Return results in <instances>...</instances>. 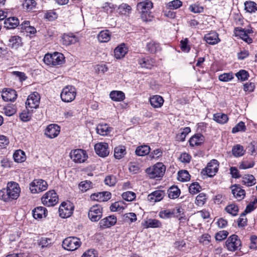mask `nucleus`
I'll return each mask as SVG.
<instances>
[{
  "mask_svg": "<svg viewBox=\"0 0 257 257\" xmlns=\"http://www.w3.org/2000/svg\"><path fill=\"white\" fill-rule=\"evenodd\" d=\"M20 191V188L18 183L14 182H9L6 189L0 191V199L6 202H10L19 197Z\"/></svg>",
  "mask_w": 257,
  "mask_h": 257,
  "instance_id": "1",
  "label": "nucleus"
},
{
  "mask_svg": "<svg viewBox=\"0 0 257 257\" xmlns=\"http://www.w3.org/2000/svg\"><path fill=\"white\" fill-rule=\"evenodd\" d=\"M64 60L65 57L62 53L55 52L53 54H46L43 61L48 65L57 66L62 64Z\"/></svg>",
  "mask_w": 257,
  "mask_h": 257,
  "instance_id": "2",
  "label": "nucleus"
},
{
  "mask_svg": "<svg viewBox=\"0 0 257 257\" xmlns=\"http://www.w3.org/2000/svg\"><path fill=\"white\" fill-rule=\"evenodd\" d=\"M166 171V167L162 163H158L152 168L147 169L146 172L151 178L161 177Z\"/></svg>",
  "mask_w": 257,
  "mask_h": 257,
  "instance_id": "3",
  "label": "nucleus"
},
{
  "mask_svg": "<svg viewBox=\"0 0 257 257\" xmlns=\"http://www.w3.org/2000/svg\"><path fill=\"white\" fill-rule=\"evenodd\" d=\"M76 90L73 86L68 85L65 87L61 93V100L65 102H70L75 98Z\"/></svg>",
  "mask_w": 257,
  "mask_h": 257,
  "instance_id": "4",
  "label": "nucleus"
},
{
  "mask_svg": "<svg viewBox=\"0 0 257 257\" xmlns=\"http://www.w3.org/2000/svg\"><path fill=\"white\" fill-rule=\"evenodd\" d=\"M42 202L44 205L53 206L56 205L58 200V197L54 190L46 192L41 198Z\"/></svg>",
  "mask_w": 257,
  "mask_h": 257,
  "instance_id": "5",
  "label": "nucleus"
},
{
  "mask_svg": "<svg viewBox=\"0 0 257 257\" xmlns=\"http://www.w3.org/2000/svg\"><path fill=\"white\" fill-rule=\"evenodd\" d=\"M80 239L76 237L66 238L62 242L63 247L67 250L73 251L77 249L81 245Z\"/></svg>",
  "mask_w": 257,
  "mask_h": 257,
  "instance_id": "6",
  "label": "nucleus"
},
{
  "mask_svg": "<svg viewBox=\"0 0 257 257\" xmlns=\"http://www.w3.org/2000/svg\"><path fill=\"white\" fill-rule=\"evenodd\" d=\"M70 157L76 163H82L87 160L88 156L85 151L82 149H76L70 152Z\"/></svg>",
  "mask_w": 257,
  "mask_h": 257,
  "instance_id": "7",
  "label": "nucleus"
},
{
  "mask_svg": "<svg viewBox=\"0 0 257 257\" xmlns=\"http://www.w3.org/2000/svg\"><path fill=\"white\" fill-rule=\"evenodd\" d=\"M48 184L46 181L42 179L34 180L30 184V189L32 193H38L47 189Z\"/></svg>",
  "mask_w": 257,
  "mask_h": 257,
  "instance_id": "8",
  "label": "nucleus"
},
{
  "mask_svg": "<svg viewBox=\"0 0 257 257\" xmlns=\"http://www.w3.org/2000/svg\"><path fill=\"white\" fill-rule=\"evenodd\" d=\"M225 245L228 250L234 251L240 249L241 243L238 236L233 234L227 238L225 242Z\"/></svg>",
  "mask_w": 257,
  "mask_h": 257,
  "instance_id": "9",
  "label": "nucleus"
},
{
  "mask_svg": "<svg viewBox=\"0 0 257 257\" xmlns=\"http://www.w3.org/2000/svg\"><path fill=\"white\" fill-rule=\"evenodd\" d=\"M89 219L93 222L100 220L102 216V208L99 205H95L91 207L88 213Z\"/></svg>",
  "mask_w": 257,
  "mask_h": 257,
  "instance_id": "10",
  "label": "nucleus"
},
{
  "mask_svg": "<svg viewBox=\"0 0 257 257\" xmlns=\"http://www.w3.org/2000/svg\"><path fill=\"white\" fill-rule=\"evenodd\" d=\"M218 166L219 163L216 160H212L208 163L207 167L202 171L201 174L210 177H213L217 172Z\"/></svg>",
  "mask_w": 257,
  "mask_h": 257,
  "instance_id": "11",
  "label": "nucleus"
},
{
  "mask_svg": "<svg viewBox=\"0 0 257 257\" xmlns=\"http://www.w3.org/2000/svg\"><path fill=\"white\" fill-rule=\"evenodd\" d=\"M40 99V95L36 92L30 94L26 102V107L28 110H30L29 108H37L39 105Z\"/></svg>",
  "mask_w": 257,
  "mask_h": 257,
  "instance_id": "12",
  "label": "nucleus"
},
{
  "mask_svg": "<svg viewBox=\"0 0 257 257\" xmlns=\"http://www.w3.org/2000/svg\"><path fill=\"white\" fill-rule=\"evenodd\" d=\"M73 208L70 202H63L59 207V214L61 218L69 217L73 213Z\"/></svg>",
  "mask_w": 257,
  "mask_h": 257,
  "instance_id": "13",
  "label": "nucleus"
},
{
  "mask_svg": "<svg viewBox=\"0 0 257 257\" xmlns=\"http://www.w3.org/2000/svg\"><path fill=\"white\" fill-rule=\"evenodd\" d=\"M94 150L96 153L101 157H106L109 153L108 144L105 143H99L95 144Z\"/></svg>",
  "mask_w": 257,
  "mask_h": 257,
  "instance_id": "14",
  "label": "nucleus"
},
{
  "mask_svg": "<svg viewBox=\"0 0 257 257\" xmlns=\"http://www.w3.org/2000/svg\"><path fill=\"white\" fill-rule=\"evenodd\" d=\"M116 217L114 215L107 216L99 221V227L101 229L110 227L116 223Z\"/></svg>",
  "mask_w": 257,
  "mask_h": 257,
  "instance_id": "15",
  "label": "nucleus"
},
{
  "mask_svg": "<svg viewBox=\"0 0 257 257\" xmlns=\"http://www.w3.org/2000/svg\"><path fill=\"white\" fill-rule=\"evenodd\" d=\"M111 193L107 191L98 192L91 194L90 198L93 200L104 202L109 200L111 198Z\"/></svg>",
  "mask_w": 257,
  "mask_h": 257,
  "instance_id": "16",
  "label": "nucleus"
},
{
  "mask_svg": "<svg viewBox=\"0 0 257 257\" xmlns=\"http://www.w3.org/2000/svg\"><path fill=\"white\" fill-rule=\"evenodd\" d=\"M60 133V127L56 124L49 125L45 131V135L49 138L52 139L56 137Z\"/></svg>",
  "mask_w": 257,
  "mask_h": 257,
  "instance_id": "17",
  "label": "nucleus"
},
{
  "mask_svg": "<svg viewBox=\"0 0 257 257\" xmlns=\"http://www.w3.org/2000/svg\"><path fill=\"white\" fill-rule=\"evenodd\" d=\"M2 96L5 101H14L17 97V94L14 89L6 88L5 90H3Z\"/></svg>",
  "mask_w": 257,
  "mask_h": 257,
  "instance_id": "18",
  "label": "nucleus"
},
{
  "mask_svg": "<svg viewBox=\"0 0 257 257\" xmlns=\"http://www.w3.org/2000/svg\"><path fill=\"white\" fill-rule=\"evenodd\" d=\"M183 209L181 208H176L172 210L167 209L162 211L160 212L159 215L162 218H171L174 217V215L178 213H181Z\"/></svg>",
  "mask_w": 257,
  "mask_h": 257,
  "instance_id": "19",
  "label": "nucleus"
},
{
  "mask_svg": "<svg viewBox=\"0 0 257 257\" xmlns=\"http://www.w3.org/2000/svg\"><path fill=\"white\" fill-rule=\"evenodd\" d=\"M231 188L232 193L236 199L239 201L244 198L245 195V191L239 185H234L231 187Z\"/></svg>",
  "mask_w": 257,
  "mask_h": 257,
  "instance_id": "20",
  "label": "nucleus"
},
{
  "mask_svg": "<svg viewBox=\"0 0 257 257\" xmlns=\"http://www.w3.org/2000/svg\"><path fill=\"white\" fill-rule=\"evenodd\" d=\"M127 52V49L124 43L121 44L114 50L115 58L117 59L123 58Z\"/></svg>",
  "mask_w": 257,
  "mask_h": 257,
  "instance_id": "21",
  "label": "nucleus"
},
{
  "mask_svg": "<svg viewBox=\"0 0 257 257\" xmlns=\"http://www.w3.org/2000/svg\"><path fill=\"white\" fill-rule=\"evenodd\" d=\"M204 38L206 42L211 45L216 44L220 41L217 33L215 32H211L205 35Z\"/></svg>",
  "mask_w": 257,
  "mask_h": 257,
  "instance_id": "22",
  "label": "nucleus"
},
{
  "mask_svg": "<svg viewBox=\"0 0 257 257\" xmlns=\"http://www.w3.org/2000/svg\"><path fill=\"white\" fill-rule=\"evenodd\" d=\"M47 213V209L42 206L37 207L33 210V217L36 219H41L43 217H45Z\"/></svg>",
  "mask_w": 257,
  "mask_h": 257,
  "instance_id": "23",
  "label": "nucleus"
},
{
  "mask_svg": "<svg viewBox=\"0 0 257 257\" xmlns=\"http://www.w3.org/2000/svg\"><path fill=\"white\" fill-rule=\"evenodd\" d=\"M78 41V38L73 34H64L62 37V43L66 46L75 44Z\"/></svg>",
  "mask_w": 257,
  "mask_h": 257,
  "instance_id": "24",
  "label": "nucleus"
},
{
  "mask_svg": "<svg viewBox=\"0 0 257 257\" xmlns=\"http://www.w3.org/2000/svg\"><path fill=\"white\" fill-rule=\"evenodd\" d=\"M19 24V21L16 17H10L5 20L4 22L5 27L8 29H14Z\"/></svg>",
  "mask_w": 257,
  "mask_h": 257,
  "instance_id": "25",
  "label": "nucleus"
},
{
  "mask_svg": "<svg viewBox=\"0 0 257 257\" xmlns=\"http://www.w3.org/2000/svg\"><path fill=\"white\" fill-rule=\"evenodd\" d=\"M137 8L140 12L149 11L153 8V3L149 0H146L138 3Z\"/></svg>",
  "mask_w": 257,
  "mask_h": 257,
  "instance_id": "26",
  "label": "nucleus"
},
{
  "mask_svg": "<svg viewBox=\"0 0 257 257\" xmlns=\"http://www.w3.org/2000/svg\"><path fill=\"white\" fill-rule=\"evenodd\" d=\"M146 49L149 52L151 53H155L157 52L160 51L161 48L158 43L153 40H151L149 42L147 43L146 45Z\"/></svg>",
  "mask_w": 257,
  "mask_h": 257,
  "instance_id": "27",
  "label": "nucleus"
},
{
  "mask_svg": "<svg viewBox=\"0 0 257 257\" xmlns=\"http://www.w3.org/2000/svg\"><path fill=\"white\" fill-rule=\"evenodd\" d=\"M204 137L200 134L195 135L192 137L190 140L189 143L192 147L197 146L200 145L204 142Z\"/></svg>",
  "mask_w": 257,
  "mask_h": 257,
  "instance_id": "28",
  "label": "nucleus"
},
{
  "mask_svg": "<svg viewBox=\"0 0 257 257\" xmlns=\"http://www.w3.org/2000/svg\"><path fill=\"white\" fill-rule=\"evenodd\" d=\"M9 42L10 46L15 49H18L22 45V39L18 36H12L9 39Z\"/></svg>",
  "mask_w": 257,
  "mask_h": 257,
  "instance_id": "29",
  "label": "nucleus"
},
{
  "mask_svg": "<svg viewBox=\"0 0 257 257\" xmlns=\"http://www.w3.org/2000/svg\"><path fill=\"white\" fill-rule=\"evenodd\" d=\"M151 105L154 108H159L161 107L164 103V99L160 95H154L150 99Z\"/></svg>",
  "mask_w": 257,
  "mask_h": 257,
  "instance_id": "30",
  "label": "nucleus"
},
{
  "mask_svg": "<svg viewBox=\"0 0 257 257\" xmlns=\"http://www.w3.org/2000/svg\"><path fill=\"white\" fill-rule=\"evenodd\" d=\"M111 37V34L108 30H103L99 32L97 36V39L100 43H106L108 42Z\"/></svg>",
  "mask_w": 257,
  "mask_h": 257,
  "instance_id": "31",
  "label": "nucleus"
},
{
  "mask_svg": "<svg viewBox=\"0 0 257 257\" xmlns=\"http://www.w3.org/2000/svg\"><path fill=\"white\" fill-rule=\"evenodd\" d=\"M109 96L115 101H121L125 98L124 93L120 91H112L110 93Z\"/></svg>",
  "mask_w": 257,
  "mask_h": 257,
  "instance_id": "32",
  "label": "nucleus"
},
{
  "mask_svg": "<svg viewBox=\"0 0 257 257\" xmlns=\"http://www.w3.org/2000/svg\"><path fill=\"white\" fill-rule=\"evenodd\" d=\"M155 61L153 59L149 58H143L140 59L139 63L142 68L150 69L154 65Z\"/></svg>",
  "mask_w": 257,
  "mask_h": 257,
  "instance_id": "33",
  "label": "nucleus"
},
{
  "mask_svg": "<svg viewBox=\"0 0 257 257\" xmlns=\"http://www.w3.org/2000/svg\"><path fill=\"white\" fill-rule=\"evenodd\" d=\"M126 154L125 147L123 146L116 147L114 149V156L116 159H120Z\"/></svg>",
  "mask_w": 257,
  "mask_h": 257,
  "instance_id": "34",
  "label": "nucleus"
},
{
  "mask_svg": "<svg viewBox=\"0 0 257 257\" xmlns=\"http://www.w3.org/2000/svg\"><path fill=\"white\" fill-rule=\"evenodd\" d=\"M150 147L148 145L139 146L136 150V154L139 156H144L148 155L150 152Z\"/></svg>",
  "mask_w": 257,
  "mask_h": 257,
  "instance_id": "35",
  "label": "nucleus"
},
{
  "mask_svg": "<svg viewBox=\"0 0 257 257\" xmlns=\"http://www.w3.org/2000/svg\"><path fill=\"white\" fill-rule=\"evenodd\" d=\"M37 5L35 0H24L22 4V7L24 10L30 12L34 9Z\"/></svg>",
  "mask_w": 257,
  "mask_h": 257,
  "instance_id": "36",
  "label": "nucleus"
},
{
  "mask_svg": "<svg viewBox=\"0 0 257 257\" xmlns=\"http://www.w3.org/2000/svg\"><path fill=\"white\" fill-rule=\"evenodd\" d=\"M245 152L242 146L236 145L232 149V155L235 157H239L243 156Z\"/></svg>",
  "mask_w": 257,
  "mask_h": 257,
  "instance_id": "37",
  "label": "nucleus"
},
{
  "mask_svg": "<svg viewBox=\"0 0 257 257\" xmlns=\"http://www.w3.org/2000/svg\"><path fill=\"white\" fill-rule=\"evenodd\" d=\"M110 131V127L107 124H98L96 127L97 133L102 136L107 135Z\"/></svg>",
  "mask_w": 257,
  "mask_h": 257,
  "instance_id": "38",
  "label": "nucleus"
},
{
  "mask_svg": "<svg viewBox=\"0 0 257 257\" xmlns=\"http://www.w3.org/2000/svg\"><path fill=\"white\" fill-rule=\"evenodd\" d=\"M213 119L217 123L224 124L228 121V117L224 113H216L213 115Z\"/></svg>",
  "mask_w": 257,
  "mask_h": 257,
  "instance_id": "39",
  "label": "nucleus"
},
{
  "mask_svg": "<svg viewBox=\"0 0 257 257\" xmlns=\"http://www.w3.org/2000/svg\"><path fill=\"white\" fill-rule=\"evenodd\" d=\"M168 197L171 199L178 198L180 194V190L177 186H172L168 190Z\"/></svg>",
  "mask_w": 257,
  "mask_h": 257,
  "instance_id": "40",
  "label": "nucleus"
},
{
  "mask_svg": "<svg viewBox=\"0 0 257 257\" xmlns=\"http://www.w3.org/2000/svg\"><path fill=\"white\" fill-rule=\"evenodd\" d=\"M161 225V222L159 220L155 219H149L144 223V226L146 228L160 227Z\"/></svg>",
  "mask_w": 257,
  "mask_h": 257,
  "instance_id": "41",
  "label": "nucleus"
},
{
  "mask_svg": "<svg viewBox=\"0 0 257 257\" xmlns=\"http://www.w3.org/2000/svg\"><path fill=\"white\" fill-rule=\"evenodd\" d=\"M119 14L124 16H128L131 13V6L126 4H122L118 8Z\"/></svg>",
  "mask_w": 257,
  "mask_h": 257,
  "instance_id": "42",
  "label": "nucleus"
},
{
  "mask_svg": "<svg viewBox=\"0 0 257 257\" xmlns=\"http://www.w3.org/2000/svg\"><path fill=\"white\" fill-rule=\"evenodd\" d=\"M244 10L248 13H254L257 11V6L255 3L252 1H246L244 3Z\"/></svg>",
  "mask_w": 257,
  "mask_h": 257,
  "instance_id": "43",
  "label": "nucleus"
},
{
  "mask_svg": "<svg viewBox=\"0 0 257 257\" xmlns=\"http://www.w3.org/2000/svg\"><path fill=\"white\" fill-rule=\"evenodd\" d=\"M13 158L16 162L20 163L25 161L26 156L24 151L19 150L14 153Z\"/></svg>",
  "mask_w": 257,
  "mask_h": 257,
  "instance_id": "44",
  "label": "nucleus"
},
{
  "mask_svg": "<svg viewBox=\"0 0 257 257\" xmlns=\"http://www.w3.org/2000/svg\"><path fill=\"white\" fill-rule=\"evenodd\" d=\"M242 182L247 186H251L255 184V179L252 175H245L242 178Z\"/></svg>",
  "mask_w": 257,
  "mask_h": 257,
  "instance_id": "45",
  "label": "nucleus"
},
{
  "mask_svg": "<svg viewBox=\"0 0 257 257\" xmlns=\"http://www.w3.org/2000/svg\"><path fill=\"white\" fill-rule=\"evenodd\" d=\"M225 210L232 216H236L238 212L239 209L235 204H230L225 208Z\"/></svg>",
  "mask_w": 257,
  "mask_h": 257,
  "instance_id": "46",
  "label": "nucleus"
},
{
  "mask_svg": "<svg viewBox=\"0 0 257 257\" xmlns=\"http://www.w3.org/2000/svg\"><path fill=\"white\" fill-rule=\"evenodd\" d=\"M92 183L90 181H81L79 184V188L82 192H86L92 187Z\"/></svg>",
  "mask_w": 257,
  "mask_h": 257,
  "instance_id": "47",
  "label": "nucleus"
},
{
  "mask_svg": "<svg viewBox=\"0 0 257 257\" xmlns=\"http://www.w3.org/2000/svg\"><path fill=\"white\" fill-rule=\"evenodd\" d=\"M190 175L187 171L182 170L178 172V179L179 181L185 182L190 179Z\"/></svg>",
  "mask_w": 257,
  "mask_h": 257,
  "instance_id": "48",
  "label": "nucleus"
},
{
  "mask_svg": "<svg viewBox=\"0 0 257 257\" xmlns=\"http://www.w3.org/2000/svg\"><path fill=\"white\" fill-rule=\"evenodd\" d=\"M104 182L106 185L114 186L116 183V178L113 175H108L105 177Z\"/></svg>",
  "mask_w": 257,
  "mask_h": 257,
  "instance_id": "49",
  "label": "nucleus"
},
{
  "mask_svg": "<svg viewBox=\"0 0 257 257\" xmlns=\"http://www.w3.org/2000/svg\"><path fill=\"white\" fill-rule=\"evenodd\" d=\"M122 198L127 201H132L136 197V194L132 191H126L122 194Z\"/></svg>",
  "mask_w": 257,
  "mask_h": 257,
  "instance_id": "50",
  "label": "nucleus"
},
{
  "mask_svg": "<svg viewBox=\"0 0 257 257\" xmlns=\"http://www.w3.org/2000/svg\"><path fill=\"white\" fill-rule=\"evenodd\" d=\"M254 162L253 161L244 160L239 165V168L240 169H246L253 167Z\"/></svg>",
  "mask_w": 257,
  "mask_h": 257,
  "instance_id": "51",
  "label": "nucleus"
},
{
  "mask_svg": "<svg viewBox=\"0 0 257 257\" xmlns=\"http://www.w3.org/2000/svg\"><path fill=\"white\" fill-rule=\"evenodd\" d=\"M206 194L204 193H201L197 196L195 203L198 206H202L206 202Z\"/></svg>",
  "mask_w": 257,
  "mask_h": 257,
  "instance_id": "52",
  "label": "nucleus"
},
{
  "mask_svg": "<svg viewBox=\"0 0 257 257\" xmlns=\"http://www.w3.org/2000/svg\"><path fill=\"white\" fill-rule=\"evenodd\" d=\"M235 75L239 80L242 81L247 80L249 76L248 73L244 70H240L235 74Z\"/></svg>",
  "mask_w": 257,
  "mask_h": 257,
  "instance_id": "53",
  "label": "nucleus"
},
{
  "mask_svg": "<svg viewBox=\"0 0 257 257\" xmlns=\"http://www.w3.org/2000/svg\"><path fill=\"white\" fill-rule=\"evenodd\" d=\"M123 202L122 201H117L113 203L110 207V209L112 211H118L123 209L122 206Z\"/></svg>",
  "mask_w": 257,
  "mask_h": 257,
  "instance_id": "54",
  "label": "nucleus"
},
{
  "mask_svg": "<svg viewBox=\"0 0 257 257\" xmlns=\"http://www.w3.org/2000/svg\"><path fill=\"white\" fill-rule=\"evenodd\" d=\"M182 5V3L180 0H174L167 4V6L170 9L174 10L180 8Z\"/></svg>",
  "mask_w": 257,
  "mask_h": 257,
  "instance_id": "55",
  "label": "nucleus"
},
{
  "mask_svg": "<svg viewBox=\"0 0 257 257\" xmlns=\"http://www.w3.org/2000/svg\"><path fill=\"white\" fill-rule=\"evenodd\" d=\"M200 186L197 182L192 183L189 188V192L192 194H195L200 191Z\"/></svg>",
  "mask_w": 257,
  "mask_h": 257,
  "instance_id": "56",
  "label": "nucleus"
},
{
  "mask_svg": "<svg viewBox=\"0 0 257 257\" xmlns=\"http://www.w3.org/2000/svg\"><path fill=\"white\" fill-rule=\"evenodd\" d=\"M245 131V126L244 123L242 121H240L232 129V133H236L238 132Z\"/></svg>",
  "mask_w": 257,
  "mask_h": 257,
  "instance_id": "57",
  "label": "nucleus"
},
{
  "mask_svg": "<svg viewBox=\"0 0 257 257\" xmlns=\"http://www.w3.org/2000/svg\"><path fill=\"white\" fill-rule=\"evenodd\" d=\"M219 80L223 82H227L230 81L233 78L232 73H224L219 76Z\"/></svg>",
  "mask_w": 257,
  "mask_h": 257,
  "instance_id": "58",
  "label": "nucleus"
},
{
  "mask_svg": "<svg viewBox=\"0 0 257 257\" xmlns=\"http://www.w3.org/2000/svg\"><path fill=\"white\" fill-rule=\"evenodd\" d=\"M124 220L125 221H130L133 222L137 220V216L135 213L131 212L125 213L123 215Z\"/></svg>",
  "mask_w": 257,
  "mask_h": 257,
  "instance_id": "59",
  "label": "nucleus"
},
{
  "mask_svg": "<svg viewBox=\"0 0 257 257\" xmlns=\"http://www.w3.org/2000/svg\"><path fill=\"white\" fill-rule=\"evenodd\" d=\"M189 41L187 38H185L184 40H182L180 42V46L181 50L184 52H188L190 48L188 45Z\"/></svg>",
  "mask_w": 257,
  "mask_h": 257,
  "instance_id": "60",
  "label": "nucleus"
},
{
  "mask_svg": "<svg viewBox=\"0 0 257 257\" xmlns=\"http://www.w3.org/2000/svg\"><path fill=\"white\" fill-rule=\"evenodd\" d=\"M255 202L253 201L248 204L244 211L241 214V216H245L246 214L253 211L255 209L254 204Z\"/></svg>",
  "mask_w": 257,
  "mask_h": 257,
  "instance_id": "61",
  "label": "nucleus"
},
{
  "mask_svg": "<svg viewBox=\"0 0 257 257\" xmlns=\"http://www.w3.org/2000/svg\"><path fill=\"white\" fill-rule=\"evenodd\" d=\"M247 149L251 155L257 153V143L255 142H251L248 146Z\"/></svg>",
  "mask_w": 257,
  "mask_h": 257,
  "instance_id": "62",
  "label": "nucleus"
},
{
  "mask_svg": "<svg viewBox=\"0 0 257 257\" xmlns=\"http://www.w3.org/2000/svg\"><path fill=\"white\" fill-rule=\"evenodd\" d=\"M102 9L107 13L111 14L113 12L114 7V5L111 3H105L102 6Z\"/></svg>",
  "mask_w": 257,
  "mask_h": 257,
  "instance_id": "63",
  "label": "nucleus"
},
{
  "mask_svg": "<svg viewBox=\"0 0 257 257\" xmlns=\"http://www.w3.org/2000/svg\"><path fill=\"white\" fill-rule=\"evenodd\" d=\"M140 13H141V19L143 20V21L145 22L151 21L153 16L151 15V13L150 11H146Z\"/></svg>",
  "mask_w": 257,
  "mask_h": 257,
  "instance_id": "64",
  "label": "nucleus"
}]
</instances>
